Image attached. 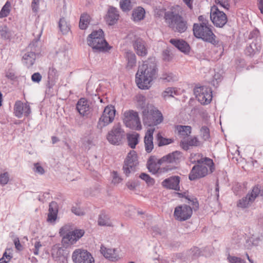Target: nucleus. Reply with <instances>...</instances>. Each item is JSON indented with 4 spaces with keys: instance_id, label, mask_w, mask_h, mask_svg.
I'll list each match as a JSON object with an SVG mask.
<instances>
[{
    "instance_id": "ea45409f",
    "label": "nucleus",
    "mask_w": 263,
    "mask_h": 263,
    "mask_svg": "<svg viewBox=\"0 0 263 263\" xmlns=\"http://www.w3.org/2000/svg\"><path fill=\"white\" fill-rule=\"evenodd\" d=\"M59 28L63 34H66L70 30L69 24L64 18L60 19L59 23Z\"/></svg>"
},
{
    "instance_id": "bf43d9fd",
    "label": "nucleus",
    "mask_w": 263,
    "mask_h": 263,
    "mask_svg": "<svg viewBox=\"0 0 263 263\" xmlns=\"http://www.w3.org/2000/svg\"><path fill=\"white\" fill-rule=\"evenodd\" d=\"M94 145V141L90 139H87L83 143V146L87 150H89Z\"/></svg>"
},
{
    "instance_id": "4be33fe9",
    "label": "nucleus",
    "mask_w": 263,
    "mask_h": 263,
    "mask_svg": "<svg viewBox=\"0 0 263 263\" xmlns=\"http://www.w3.org/2000/svg\"><path fill=\"white\" fill-rule=\"evenodd\" d=\"M64 251V249L59 245L53 246L51 250V256L53 259L57 262H64L65 260Z\"/></svg>"
},
{
    "instance_id": "4468645a",
    "label": "nucleus",
    "mask_w": 263,
    "mask_h": 263,
    "mask_svg": "<svg viewBox=\"0 0 263 263\" xmlns=\"http://www.w3.org/2000/svg\"><path fill=\"white\" fill-rule=\"evenodd\" d=\"M124 136V131L119 124H115L112 129L108 132L107 139L112 144L118 145L121 142Z\"/></svg>"
},
{
    "instance_id": "f257e3e1",
    "label": "nucleus",
    "mask_w": 263,
    "mask_h": 263,
    "mask_svg": "<svg viewBox=\"0 0 263 263\" xmlns=\"http://www.w3.org/2000/svg\"><path fill=\"white\" fill-rule=\"evenodd\" d=\"M157 68L155 60L149 59L139 66L136 75V82L141 89H148L156 78Z\"/></svg>"
},
{
    "instance_id": "e433bc0d",
    "label": "nucleus",
    "mask_w": 263,
    "mask_h": 263,
    "mask_svg": "<svg viewBox=\"0 0 263 263\" xmlns=\"http://www.w3.org/2000/svg\"><path fill=\"white\" fill-rule=\"evenodd\" d=\"M126 58L127 61V68L131 69L136 66V58L135 54L131 51H128L126 53Z\"/></svg>"
},
{
    "instance_id": "2eb2a0df",
    "label": "nucleus",
    "mask_w": 263,
    "mask_h": 263,
    "mask_svg": "<svg viewBox=\"0 0 263 263\" xmlns=\"http://www.w3.org/2000/svg\"><path fill=\"white\" fill-rule=\"evenodd\" d=\"M210 17L213 23L219 27H223L227 22L226 14L219 10L215 6H213L211 9Z\"/></svg>"
},
{
    "instance_id": "680f3d73",
    "label": "nucleus",
    "mask_w": 263,
    "mask_h": 263,
    "mask_svg": "<svg viewBox=\"0 0 263 263\" xmlns=\"http://www.w3.org/2000/svg\"><path fill=\"white\" fill-rule=\"evenodd\" d=\"M138 185V183L135 181H129L126 183V186L130 190H134Z\"/></svg>"
},
{
    "instance_id": "39448f33",
    "label": "nucleus",
    "mask_w": 263,
    "mask_h": 263,
    "mask_svg": "<svg viewBox=\"0 0 263 263\" xmlns=\"http://www.w3.org/2000/svg\"><path fill=\"white\" fill-rule=\"evenodd\" d=\"M142 112L143 122L145 125L148 126L157 125L163 120L162 113L152 105H147Z\"/></svg>"
},
{
    "instance_id": "a19ab883",
    "label": "nucleus",
    "mask_w": 263,
    "mask_h": 263,
    "mask_svg": "<svg viewBox=\"0 0 263 263\" xmlns=\"http://www.w3.org/2000/svg\"><path fill=\"white\" fill-rule=\"evenodd\" d=\"M205 157H203L200 154H191L190 157V162L192 163L200 164L204 161Z\"/></svg>"
},
{
    "instance_id": "7c9ffc66",
    "label": "nucleus",
    "mask_w": 263,
    "mask_h": 263,
    "mask_svg": "<svg viewBox=\"0 0 263 263\" xmlns=\"http://www.w3.org/2000/svg\"><path fill=\"white\" fill-rule=\"evenodd\" d=\"M199 144V141L197 137H193L188 140L183 139L180 142V146L184 150H187L190 146H196Z\"/></svg>"
},
{
    "instance_id": "13d9d810",
    "label": "nucleus",
    "mask_w": 263,
    "mask_h": 263,
    "mask_svg": "<svg viewBox=\"0 0 263 263\" xmlns=\"http://www.w3.org/2000/svg\"><path fill=\"white\" fill-rule=\"evenodd\" d=\"M33 170L35 173H38L40 175H43L45 172L43 167L39 163H36L34 164Z\"/></svg>"
},
{
    "instance_id": "ddd939ff",
    "label": "nucleus",
    "mask_w": 263,
    "mask_h": 263,
    "mask_svg": "<svg viewBox=\"0 0 263 263\" xmlns=\"http://www.w3.org/2000/svg\"><path fill=\"white\" fill-rule=\"evenodd\" d=\"M138 164L137 156L134 151H131L127 155L125 161L123 170L124 174L128 176L130 173L135 172Z\"/></svg>"
},
{
    "instance_id": "bb28decb",
    "label": "nucleus",
    "mask_w": 263,
    "mask_h": 263,
    "mask_svg": "<svg viewBox=\"0 0 263 263\" xmlns=\"http://www.w3.org/2000/svg\"><path fill=\"white\" fill-rule=\"evenodd\" d=\"M35 59V53L33 51H28L23 55L22 62L27 68H29L34 64Z\"/></svg>"
},
{
    "instance_id": "9b49d317",
    "label": "nucleus",
    "mask_w": 263,
    "mask_h": 263,
    "mask_svg": "<svg viewBox=\"0 0 263 263\" xmlns=\"http://www.w3.org/2000/svg\"><path fill=\"white\" fill-rule=\"evenodd\" d=\"M71 258L74 263H95L92 254L83 249H76L72 254Z\"/></svg>"
},
{
    "instance_id": "c9c22d12",
    "label": "nucleus",
    "mask_w": 263,
    "mask_h": 263,
    "mask_svg": "<svg viewBox=\"0 0 263 263\" xmlns=\"http://www.w3.org/2000/svg\"><path fill=\"white\" fill-rule=\"evenodd\" d=\"M139 135L136 133H133L127 135V140L129 146L132 148H135L136 145L139 142Z\"/></svg>"
},
{
    "instance_id": "4c0bfd02",
    "label": "nucleus",
    "mask_w": 263,
    "mask_h": 263,
    "mask_svg": "<svg viewBox=\"0 0 263 263\" xmlns=\"http://www.w3.org/2000/svg\"><path fill=\"white\" fill-rule=\"evenodd\" d=\"M98 222L100 226H111L112 225V222L108 215L104 213L100 215Z\"/></svg>"
},
{
    "instance_id": "6ab92c4d",
    "label": "nucleus",
    "mask_w": 263,
    "mask_h": 263,
    "mask_svg": "<svg viewBox=\"0 0 263 263\" xmlns=\"http://www.w3.org/2000/svg\"><path fill=\"white\" fill-rule=\"evenodd\" d=\"M31 113V109L27 103H23L20 101L15 102L14 106V115L18 118L23 116L27 117Z\"/></svg>"
},
{
    "instance_id": "774afa93",
    "label": "nucleus",
    "mask_w": 263,
    "mask_h": 263,
    "mask_svg": "<svg viewBox=\"0 0 263 263\" xmlns=\"http://www.w3.org/2000/svg\"><path fill=\"white\" fill-rule=\"evenodd\" d=\"M153 259L155 261V263H169L166 259L163 258H154Z\"/></svg>"
},
{
    "instance_id": "f03ea898",
    "label": "nucleus",
    "mask_w": 263,
    "mask_h": 263,
    "mask_svg": "<svg viewBox=\"0 0 263 263\" xmlns=\"http://www.w3.org/2000/svg\"><path fill=\"white\" fill-rule=\"evenodd\" d=\"M193 30L196 37L202 39L203 41L212 44L217 43L215 40L216 36L211 30V25L209 22L194 24Z\"/></svg>"
},
{
    "instance_id": "de8ad7c7",
    "label": "nucleus",
    "mask_w": 263,
    "mask_h": 263,
    "mask_svg": "<svg viewBox=\"0 0 263 263\" xmlns=\"http://www.w3.org/2000/svg\"><path fill=\"white\" fill-rule=\"evenodd\" d=\"M44 2L42 0H32L31 3L32 10L34 12H37L40 9V6L43 4Z\"/></svg>"
},
{
    "instance_id": "58836bf2",
    "label": "nucleus",
    "mask_w": 263,
    "mask_h": 263,
    "mask_svg": "<svg viewBox=\"0 0 263 263\" xmlns=\"http://www.w3.org/2000/svg\"><path fill=\"white\" fill-rule=\"evenodd\" d=\"M90 22V16L86 13H84L81 15L80 23H79V27L81 29H85L87 28L88 25L89 24Z\"/></svg>"
},
{
    "instance_id": "2f4dec72",
    "label": "nucleus",
    "mask_w": 263,
    "mask_h": 263,
    "mask_svg": "<svg viewBox=\"0 0 263 263\" xmlns=\"http://www.w3.org/2000/svg\"><path fill=\"white\" fill-rule=\"evenodd\" d=\"M145 14V10L141 7H138L133 11L132 18L135 22H139L144 19Z\"/></svg>"
},
{
    "instance_id": "473e14b6",
    "label": "nucleus",
    "mask_w": 263,
    "mask_h": 263,
    "mask_svg": "<svg viewBox=\"0 0 263 263\" xmlns=\"http://www.w3.org/2000/svg\"><path fill=\"white\" fill-rule=\"evenodd\" d=\"M58 210L54 203L49 204V213L48 214L47 221L50 223H53L57 217Z\"/></svg>"
},
{
    "instance_id": "3c124183",
    "label": "nucleus",
    "mask_w": 263,
    "mask_h": 263,
    "mask_svg": "<svg viewBox=\"0 0 263 263\" xmlns=\"http://www.w3.org/2000/svg\"><path fill=\"white\" fill-rule=\"evenodd\" d=\"M162 79L166 82H173L177 80V77L172 73H168L164 74Z\"/></svg>"
},
{
    "instance_id": "4d7b16f0",
    "label": "nucleus",
    "mask_w": 263,
    "mask_h": 263,
    "mask_svg": "<svg viewBox=\"0 0 263 263\" xmlns=\"http://www.w3.org/2000/svg\"><path fill=\"white\" fill-rule=\"evenodd\" d=\"M111 177L112 178V182L115 184L119 183L122 180V179L121 178V177L119 176L118 173L116 172H113L111 173Z\"/></svg>"
},
{
    "instance_id": "338daca9",
    "label": "nucleus",
    "mask_w": 263,
    "mask_h": 263,
    "mask_svg": "<svg viewBox=\"0 0 263 263\" xmlns=\"http://www.w3.org/2000/svg\"><path fill=\"white\" fill-rule=\"evenodd\" d=\"M217 4L219 5L220 6L224 8H227L228 6V0H215Z\"/></svg>"
},
{
    "instance_id": "6e6d98bb",
    "label": "nucleus",
    "mask_w": 263,
    "mask_h": 263,
    "mask_svg": "<svg viewBox=\"0 0 263 263\" xmlns=\"http://www.w3.org/2000/svg\"><path fill=\"white\" fill-rule=\"evenodd\" d=\"M12 256L10 254H8L7 252L6 251L3 255V257L0 259V263H8Z\"/></svg>"
},
{
    "instance_id": "37998d69",
    "label": "nucleus",
    "mask_w": 263,
    "mask_h": 263,
    "mask_svg": "<svg viewBox=\"0 0 263 263\" xmlns=\"http://www.w3.org/2000/svg\"><path fill=\"white\" fill-rule=\"evenodd\" d=\"M177 95V90L175 88L168 87L162 92V96L163 98L172 97Z\"/></svg>"
},
{
    "instance_id": "c85d7f7f",
    "label": "nucleus",
    "mask_w": 263,
    "mask_h": 263,
    "mask_svg": "<svg viewBox=\"0 0 263 263\" xmlns=\"http://www.w3.org/2000/svg\"><path fill=\"white\" fill-rule=\"evenodd\" d=\"M181 156V153L176 151L163 157L160 159V162H162L163 164L176 163Z\"/></svg>"
},
{
    "instance_id": "a878e982",
    "label": "nucleus",
    "mask_w": 263,
    "mask_h": 263,
    "mask_svg": "<svg viewBox=\"0 0 263 263\" xmlns=\"http://www.w3.org/2000/svg\"><path fill=\"white\" fill-rule=\"evenodd\" d=\"M162 164H163V163L162 162H160V159H158L154 157H150L147 163L148 170L153 174L158 172L160 165Z\"/></svg>"
},
{
    "instance_id": "cd10ccee",
    "label": "nucleus",
    "mask_w": 263,
    "mask_h": 263,
    "mask_svg": "<svg viewBox=\"0 0 263 263\" xmlns=\"http://www.w3.org/2000/svg\"><path fill=\"white\" fill-rule=\"evenodd\" d=\"M134 47L138 55L144 57L147 54V49L145 46L144 42L142 39H137L134 43Z\"/></svg>"
},
{
    "instance_id": "393cba45",
    "label": "nucleus",
    "mask_w": 263,
    "mask_h": 263,
    "mask_svg": "<svg viewBox=\"0 0 263 263\" xmlns=\"http://www.w3.org/2000/svg\"><path fill=\"white\" fill-rule=\"evenodd\" d=\"M261 48V43L260 40L259 39H256L246 48V53L248 55L251 56L259 52Z\"/></svg>"
},
{
    "instance_id": "c756f323",
    "label": "nucleus",
    "mask_w": 263,
    "mask_h": 263,
    "mask_svg": "<svg viewBox=\"0 0 263 263\" xmlns=\"http://www.w3.org/2000/svg\"><path fill=\"white\" fill-rule=\"evenodd\" d=\"M170 43L184 53H188L190 51V46L183 40L171 39Z\"/></svg>"
},
{
    "instance_id": "0e129e2a",
    "label": "nucleus",
    "mask_w": 263,
    "mask_h": 263,
    "mask_svg": "<svg viewBox=\"0 0 263 263\" xmlns=\"http://www.w3.org/2000/svg\"><path fill=\"white\" fill-rule=\"evenodd\" d=\"M34 249L33 250V253L34 255H38L39 254V251L40 248L42 247V245L40 241H36L35 242L34 245Z\"/></svg>"
},
{
    "instance_id": "79ce46f5",
    "label": "nucleus",
    "mask_w": 263,
    "mask_h": 263,
    "mask_svg": "<svg viewBox=\"0 0 263 263\" xmlns=\"http://www.w3.org/2000/svg\"><path fill=\"white\" fill-rule=\"evenodd\" d=\"M11 10V3L7 1L2 7L0 11V18H3L7 16L10 13Z\"/></svg>"
},
{
    "instance_id": "6e6552de",
    "label": "nucleus",
    "mask_w": 263,
    "mask_h": 263,
    "mask_svg": "<svg viewBox=\"0 0 263 263\" xmlns=\"http://www.w3.org/2000/svg\"><path fill=\"white\" fill-rule=\"evenodd\" d=\"M123 120L125 126L130 129L140 130L142 125L137 112L127 110L124 112Z\"/></svg>"
},
{
    "instance_id": "f3484780",
    "label": "nucleus",
    "mask_w": 263,
    "mask_h": 263,
    "mask_svg": "<svg viewBox=\"0 0 263 263\" xmlns=\"http://www.w3.org/2000/svg\"><path fill=\"white\" fill-rule=\"evenodd\" d=\"M50 56L55 61H67L68 60V46L65 44L58 46L50 53Z\"/></svg>"
},
{
    "instance_id": "e2e57ef3",
    "label": "nucleus",
    "mask_w": 263,
    "mask_h": 263,
    "mask_svg": "<svg viewBox=\"0 0 263 263\" xmlns=\"http://www.w3.org/2000/svg\"><path fill=\"white\" fill-rule=\"evenodd\" d=\"M42 79V76L39 72L33 73L31 76V80L33 82L39 83Z\"/></svg>"
},
{
    "instance_id": "1a4fd4ad",
    "label": "nucleus",
    "mask_w": 263,
    "mask_h": 263,
    "mask_svg": "<svg viewBox=\"0 0 263 263\" xmlns=\"http://www.w3.org/2000/svg\"><path fill=\"white\" fill-rule=\"evenodd\" d=\"M115 114L116 110L114 106H106L99 119L97 127L101 129L112 123L115 119Z\"/></svg>"
},
{
    "instance_id": "9d476101",
    "label": "nucleus",
    "mask_w": 263,
    "mask_h": 263,
    "mask_svg": "<svg viewBox=\"0 0 263 263\" xmlns=\"http://www.w3.org/2000/svg\"><path fill=\"white\" fill-rule=\"evenodd\" d=\"M196 98L201 104H209L212 99V91L210 88L206 86H197L194 89Z\"/></svg>"
},
{
    "instance_id": "20e7f679",
    "label": "nucleus",
    "mask_w": 263,
    "mask_h": 263,
    "mask_svg": "<svg viewBox=\"0 0 263 263\" xmlns=\"http://www.w3.org/2000/svg\"><path fill=\"white\" fill-rule=\"evenodd\" d=\"M214 170L213 160L208 158H205L204 161L200 164H197L192 169L189 175V179L194 180L205 176L209 173H212Z\"/></svg>"
},
{
    "instance_id": "0eeeda50",
    "label": "nucleus",
    "mask_w": 263,
    "mask_h": 263,
    "mask_svg": "<svg viewBox=\"0 0 263 263\" xmlns=\"http://www.w3.org/2000/svg\"><path fill=\"white\" fill-rule=\"evenodd\" d=\"M164 19L169 26L179 32H184L186 28L185 23L182 17L178 14V12L168 11L165 14Z\"/></svg>"
},
{
    "instance_id": "c03bdc74",
    "label": "nucleus",
    "mask_w": 263,
    "mask_h": 263,
    "mask_svg": "<svg viewBox=\"0 0 263 263\" xmlns=\"http://www.w3.org/2000/svg\"><path fill=\"white\" fill-rule=\"evenodd\" d=\"M157 138L158 141V145L161 146L172 143L173 141L171 138H165L161 136L160 133L157 135Z\"/></svg>"
},
{
    "instance_id": "09e8293b",
    "label": "nucleus",
    "mask_w": 263,
    "mask_h": 263,
    "mask_svg": "<svg viewBox=\"0 0 263 263\" xmlns=\"http://www.w3.org/2000/svg\"><path fill=\"white\" fill-rule=\"evenodd\" d=\"M9 180V175L8 172L0 174V184L4 186L8 183Z\"/></svg>"
},
{
    "instance_id": "49530a36",
    "label": "nucleus",
    "mask_w": 263,
    "mask_h": 263,
    "mask_svg": "<svg viewBox=\"0 0 263 263\" xmlns=\"http://www.w3.org/2000/svg\"><path fill=\"white\" fill-rule=\"evenodd\" d=\"M1 36L4 39H9L11 36V32L7 27H3L0 30Z\"/></svg>"
},
{
    "instance_id": "72a5a7b5",
    "label": "nucleus",
    "mask_w": 263,
    "mask_h": 263,
    "mask_svg": "<svg viewBox=\"0 0 263 263\" xmlns=\"http://www.w3.org/2000/svg\"><path fill=\"white\" fill-rule=\"evenodd\" d=\"M176 129L180 137L189 136L191 133V127L185 125H177Z\"/></svg>"
},
{
    "instance_id": "052dcab7",
    "label": "nucleus",
    "mask_w": 263,
    "mask_h": 263,
    "mask_svg": "<svg viewBox=\"0 0 263 263\" xmlns=\"http://www.w3.org/2000/svg\"><path fill=\"white\" fill-rule=\"evenodd\" d=\"M222 79V75L221 73L219 72H216L213 76V80L212 81V83L214 86L218 84V82L221 81Z\"/></svg>"
},
{
    "instance_id": "a211bd4d",
    "label": "nucleus",
    "mask_w": 263,
    "mask_h": 263,
    "mask_svg": "<svg viewBox=\"0 0 263 263\" xmlns=\"http://www.w3.org/2000/svg\"><path fill=\"white\" fill-rule=\"evenodd\" d=\"M100 252L105 258L111 261H118L121 258L118 249L107 248L104 245H101Z\"/></svg>"
},
{
    "instance_id": "69168bd1",
    "label": "nucleus",
    "mask_w": 263,
    "mask_h": 263,
    "mask_svg": "<svg viewBox=\"0 0 263 263\" xmlns=\"http://www.w3.org/2000/svg\"><path fill=\"white\" fill-rule=\"evenodd\" d=\"M5 76L10 80H14L15 78L14 72L11 69H9L6 72Z\"/></svg>"
},
{
    "instance_id": "aec40b11",
    "label": "nucleus",
    "mask_w": 263,
    "mask_h": 263,
    "mask_svg": "<svg viewBox=\"0 0 263 263\" xmlns=\"http://www.w3.org/2000/svg\"><path fill=\"white\" fill-rule=\"evenodd\" d=\"M179 183L180 177L175 176L164 180L162 182V185L166 189L179 191L180 190Z\"/></svg>"
},
{
    "instance_id": "7ed1b4c3",
    "label": "nucleus",
    "mask_w": 263,
    "mask_h": 263,
    "mask_svg": "<svg viewBox=\"0 0 263 263\" xmlns=\"http://www.w3.org/2000/svg\"><path fill=\"white\" fill-rule=\"evenodd\" d=\"M87 41L88 45L95 51L105 52L109 49L102 29L92 31L88 36Z\"/></svg>"
},
{
    "instance_id": "603ef678",
    "label": "nucleus",
    "mask_w": 263,
    "mask_h": 263,
    "mask_svg": "<svg viewBox=\"0 0 263 263\" xmlns=\"http://www.w3.org/2000/svg\"><path fill=\"white\" fill-rule=\"evenodd\" d=\"M71 212L78 216H82L85 214L84 211L78 205L72 207Z\"/></svg>"
},
{
    "instance_id": "423d86ee",
    "label": "nucleus",
    "mask_w": 263,
    "mask_h": 263,
    "mask_svg": "<svg viewBox=\"0 0 263 263\" xmlns=\"http://www.w3.org/2000/svg\"><path fill=\"white\" fill-rule=\"evenodd\" d=\"M62 237V242L65 246H69L75 243L84 234L85 231L82 229H76L70 231L68 226L61 228L59 232Z\"/></svg>"
},
{
    "instance_id": "a18cd8bd",
    "label": "nucleus",
    "mask_w": 263,
    "mask_h": 263,
    "mask_svg": "<svg viewBox=\"0 0 263 263\" xmlns=\"http://www.w3.org/2000/svg\"><path fill=\"white\" fill-rule=\"evenodd\" d=\"M120 6L121 9L124 11H129L132 8L130 0H121Z\"/></svg>"
},
{
    "instance_id": "b1692460",
    "label": "nucleus",
    "mask_w": 263,
    "mask_h": 263,
    "mask_svg": "<svg viewBox=\"0 0 263 263\" xmlns=\"http://www.w3.org/2000/svg\"><path fill=\"white\" fill-rule=\"evenodd\" d=\"M119 17V15L117 9L114 7H110L107 11L105 20L107 23L109 25H114Z\"/></svg>"
},
{
    "instance_id": "5701e85b",
    "label": "nucleus",
    "mask_w": 263,
    "mask_h": 263,
    "mask_svg": "<svg viewBox=\"0 0 263 263\" xmlns=\"http://www.w3.org/2000/svg\"><path fill=\"white\" fill-rule=\"evenodd\" d=\"M155 130V128L151 127L147 129L144 137V145L145 151L147 153L152 152L154 148L153 144V134Z\"/></svg>"
},
{
    "instance_id": "5fc2aeb1",
    "label": "nucleus",
    "mask_w": 263,
    "mask_h": 263,
    "mask_svg": "<svg viewBox=\"0 0 263 263\" xmlns=\"http://www.w3.org/2000/svg\"><path fill=\"white\" fill-rule=\"evenodd\" d=\"M201 135L204 140H207L210 138L209 129L205 126H203L200 130Z\"/></svg>"
},
{
    "instance_id": "8fccbe9b",
    "label": "nucleus",
    "mask_w": 263,
    "mask_h": 263,
    "mask_svg": "<svg viewBox=\"0 0 263 263\" xmlns=\"http://www.w3.org/2000/svg\"><path fill=\"white\" fill-rule=\"evenodd\" d=\"M227 259L229 263H245L246 261L240 257L229 255Z\"/></svg>"
},
{
    "instance_id": "f8f14e48",
    "label": "nucleus",
    "mask_w": 263,
    "mask_h": 263,
    "mask_svg": "<svg viewBox=\"0 0 263 263\" xmlns=\"http://www.w3.org/2000/svg\"><path fill=\"white\" fill-rule=\"evenodd\" d=\"M260 193V189L258 186L253 187L251 192L248 193L247 195L239 199L237 202V206L241 208H248L251 205L256 198Z\"/></svg>"
},
{
    "instance_id": "412c9836",
    "label": "nucleus",
    "mask_w": 263,
    "mask_h": 263,
    "mask_svg": "<svg viewBox=\"0 0 263 263\" xmlns=\"http://www.w3.org/2000/svg\"><path fill=\"white\" fill-rule=\"evenodd\" d=\"M77 109L81 116H87L90 113L91 109L90 103L85 98H81L77 104Z\"/></svg>"
},
{
    "instance_id": "f704fd0d",
    "label": "nucleus",
    "mask_w": 263,
    "mask_h": 263,
    "mask_svg": "<svg viewBox=\"0 0 263 263\" xmlns=\"http://www.w3.org/2000/svg\"><path fill=\"white\" fill-rule=\"evenodd\" d=\"M179 8V7L178 6H176L175 7H173V9L171 10V11H175L176 9ZM165 9L164 8L163 6L162 5H156L155 6L154 11H155V15L156 17H161L163 16V14H165L166 12H165ZM168 11H167V12ZM165 17V15L164 16V17Z\"/></svg>"
},
{
    "instance_id": "dca6fc26",
    "label": "nucleus",
    "mask_w": 263,
    "mask_h": 263,
    "mask_svg": "<svg viewBox=\"0 0 263 263\" xmlns=\"http://www.w3.org/2000/svg\"><path fill=\"white\" fill-rule=\"evenodd\" d=\"M192 213L193 210L191 206L186 204H183L175 208L174 216L177 220L182 221L189 219Z\"/></svg>"
},
{
    "instance_id": "864d4df0",
    "label": "nucleus",
    "mask_w": 263,
    "mask_h": 263,
    "mask_svg": "<svg viewBox=\"0 0 263 263\" xmlns=\"http://www.w3.org/2000/svg\"><path fill=\"white\" fill-rule=\"evenodd\" d=\"M139 177L145 181V182L148 184V185H152L154 183V180L151 178L148 175L145 174V173H142Z\"/></svg>"
}]
</instances>
